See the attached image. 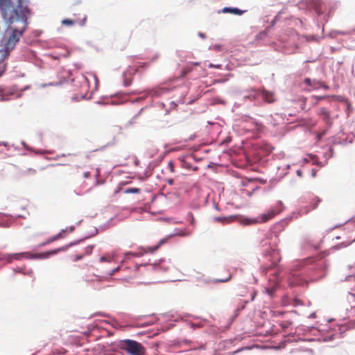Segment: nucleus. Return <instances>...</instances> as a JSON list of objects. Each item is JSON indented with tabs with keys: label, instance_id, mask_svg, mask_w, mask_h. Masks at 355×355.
Segmentation results:
<instances>
[{
	"label": "nucleus",
	"instance_id": "20",
	"mask_svg": "<svg viewBox=\"0 0 355 355\" xmlns=\"http://www.w3.org/2000/svg\"><path fill=\"white\" fill-rule=\"evenodd\" d=\"M208 67H209V68L220 69L221 68V64L215 65V64H209Z\"/></svg>",
	"mask_w": 355,
	"mask_h": 355
},
{
	"label": "nucleus",
	"instance_id": "9",
	"mask_svg": "<svg viewBox=\"0 0 355 355\" xmlns=\"http://www.w3.org/2000/svg\"><path fill=\"white\" fill-rule=\"evenodd\" d=\"M244 12V10H241L236 8L225 7L223 9V12L224 13L228 12L236 15H241Z\"/></svg>",
	"mask_w": 355,
	"mask_h": 355
},
{
	"label": "nucleus",
	"instance_id": "14",
	"mask_svg": "<svg viewBox=\"0 0 355 355\" xmlns=\"http://www.w3.org/2000/svg\"><path fill=\"white\" fill-rule=\"evenodd\" d=\"M214 220L221 223H228L231 221V218L226 217H216Z\"/></svg>",
	"mask_w": 355,
	"mask_h": 355
},
{
	"label": "nucleus",
	"instance_id": "24",
	"mask_svg": "<svg viewBox=\"0 0 355 355\" xmlns=\"http://www.w3.org/2000/svg\"><path fill=\"white\" fill-rule=\"evenodd\" d=\"M256 295V293L254 291H253L251 294V300H253L254 298V296Z\"/></svg>",
	"mask_w": 355,
	"mask_h": 355
},
{
	"label": "nucleus",
	"instance_id": "29",
	"mask_svg": "<svg viewBox=\"0 0 355 355\" xmlns=\"http://www.w3.org/2000/svg\"><path fill=\"white\" fill-rule=\"evenodd\" d=\"M310 318H315V313H312L310 316Z\"/></svg>",
	"mask_w": 355,
	"mask_h": 355
},
{
	"label": "nucleus",
	"instance_id": "6",
	"mask_svg": "<svg viewBox=\"0 0 355 355\" xmlns=\"http://www.w3.org/2000/svg\"><path fill=\"white\" fill-rule=\"evenodd\" d=\"M318 115L327 124L331 123L330 113L327 109L324 107L320 108L318 112Z\"/></svg>",
	"mask_w": 355,
	"mask_h": 355
},
{
	"label": "nucleus",
	"instance_id": "16",
	"mask_svg": "<svg viewBox=\"0 0 355 355\" xmlns=\"http://www.w3.org/2000/svg\"><path fill=\"white\" fill-rule=\"evenodd\" d=\"M112 257L110 256H103L101 257L100 261L101 262H110L112 261Z\"/></svg>",
	"mask_w": 355,
	"mask_h": 355
},
{
	"label": "nucleus",
	"instance_id": "3",
	"mask_svg": "<svg viewBox=\"0 0 355 355\" xmlns=\"http://www.w3.org/2000/svg\"><path fill=\"white\" fill-rule=\"evenodd\" d=\"M277 214L274 209H271L268 210L266 212L260 215L259 217L248 219L249 224H255L259 223H266L269 220L272 219Z\"/></svg>",
	"mask_w": 355,
	"mask_h": 355
},
{
	"label": "nucleus",
	"instance_id": "32",
	"mask_svg": "<svg viewBox=\"0 0 355 355\" xmlns=\"http://www.w3.org/2000/svg\"><path fill=\"white\" fill-rule=\"evenodd\" d=\"M130 83L128 82V81L125 82V86H128V85H130Z\"/></svg>",
	"mask_w": 355,
	"mask_h": 355
},
{
	"label": "nucleus",
	"instance_id": "33",
	"mask_svg": "<svg viewBox=\"0 0 355 355\" xmlns=\"http://www.w3.org/2000/svg\"><path fill=\"white\" fill-rule=\"evenodd\" d=\"M199 62H193L191 65H196V66H198L199 65Z\"/></svg>",
	"mask_w": 355,
	"mask_h": 355
},
{
	"label": "nucleus",
	"instance_id": "31",
	"mask_svg": "<svg viewBox=\"0 0 355 355\" xmlns=\"http://www.w3.org/2000/svg\"><path fill=\"white\" fill-rule=\"evenodd\" d=\"M199 35H200L201 37H202V38H204V37H205V35H204L203 33H199Z\"/></svg>",
	"mask_w": 355,
	"mask_h": 355
},
{
	"label": "nucleus",
	"instance_id": "21",
	"mask_svg": "<svg viewBox=\"0 0 355 355\" xmlns=\"http://www.w3.org/2000/svg\"><path fill=\"white\" fill-rule=\"evenodd\" d=\"M83 257V254H81V255H76V256L74 257V258H73V261H78V260L81 259Z\"/></svg>",
	"mask_w": 355,
	"mask_h": 355
},
{
	"label": "nucleus",
	"instance_id": "34",
	"mask_svg": "<svg viewBox=\"0 0 355 355\" xmlns=\"http://www.w3.org/2000/svg\"><path fill=\"white\" fill-rule=\"evenodd\" d=\"M73 230H74V228H73V227H71L69 228V231H70V232H73Z\"/></svg>",
	"mask_w": 355,
	"mask_h": 355
},
{
	"label": "nucleus",
	"instance_id": "27",
	"mask_svg": "<svg viewBox=\"0 0 355 355\" xmlns=\"http://www.w3.org/2000/svg\"><path fill=\"white\" fill-rule=\"evenodd\" d=\"M119 267L116 268L113 270V272H112V274H111V275H113L114 272H116V271H118V270H119Z\"/></svg>",
	"mask_w": 355,
	"mask_h": 355
},
{
	"label": "nucleus",
	"instance_id": "7",
	"mask_svg": "<svg viewBox=\"0 0 355 355\" xmlns=\"http://www.w3.org/2000/svg\"><path fill=\"white\" fill-rule=\"evenodd\" d=\"M307 282L300 276L294 277L293 279L289 280V285L291 286H305Z\"/></svg>",
	"mask_w": 355,
	"mask_h": 355
},
{
	"label": "nucleus",
	"instance_id": "1",
	"mask_svg": "<svg viewBox=\"0 0 355 355\" xmlns=\"http://www.w3.org/2000/svg\"><path fill=\"white\" fill-rule=\"evenodd\" d=\"M64 248H58L55 250L40 252L33 254L31 256L28 252H21V253H15L10 254H5L4 259H6L8 263H11L14 259L19 260L22 257L24 258H33V259H47L52 255L56 254L58 252L61 250H64Z\"/></svg>",
	"mask_w": 355,
	"mask_h": 355
},
{
	"label": "nucleus",
	"instance_id": "15",
	"mask_svg": "<svg viewBox=\"0 0 355 355\" xmlns=\"http://www.w3.org/2000/svg\"><path fill=\"white\" fill-rule=\"evenodd\" d=\"M140 192V189L139 188H128L124 191L125 193H139Z\"/></svg>",
	"mask_w": 355,
	"mask_h": 355
},
{
	"label": "nucleus",
	"instance_id": "23",
	"mask_svg": "<svg viewBox=\"0 0 355 355\" xmlns=\"http://www.w3.org/2000/svg\"><path fill=\"white\" fill-rule=\"evenodd\" d=\"M167 182L169 185H172L174 182V180L173 179H168Z\"/></svg>",
	"mask_w": 355,
	"mask_h": 355
},
{
	"label": "nucleus",
	"instance_id": "22",
	"mask_svg": "<svg viewBox=\"0 0 355 355\" xmlns=\"http://www.w3.org/2000/svg\"><path fill=\"white\" fill-rule=\"evenodd\" d=\"M90 176V172L87 171L84 173V178H87Z\"/></svg>",
	"mask_w": 355,
	"mask_h": 355
},
{
	"label": "nucleus",
	"instance_id": "4",
	"mask_svg": "<svg viewBox=\"0 0 355 355\" xmlns=\"http://www.w3.org/2000/svg\"><path fill=\"white\" fill-rule=\"evenodd\" d=\"M166 242V239H162L159 241V243L153 247H146L144 249V252H128L125 254L126 256L132 255L133 257H139L144 254V253H153L157 250L161 245Z\"/></svg>",
	"mask_w": 355,
	"mask_h": 355
},
{
	"label": "nucleus",
	"instance_id": "11",
	"mask_svg": "<svg viewBox=\"0 0 355 355\" xmlns=\"http://www.w3.org/2000/svg\"><path fill=\"white\" fill-rule=\"evenodd\" d=\"M65 230H62V232L58 233V234L48 239L44 243H43L41 245H44L46 244L51 243L53 241H55L58 239H60L63 238L62 232H64Z\"/></svg>",
	"mask_w": 355,
	"mask_h": 355
},
{
	"label": "nucleus",
	"instance_id": "10",
	"mask_svg": "<svg viewBox=\"0 0 355 355\" xmlns=\"http://www.w3.org/2000/svg\"><path fill=\"white\" fill-rule=\"evenodd\" d=\"M21 35V33L14 31L8 39V44H15L16 42H17L19 40V36Z\"/></svg>",
	"mask_w": 355,
	"mask_h": 355
},
{
	"label": "nucleus",
	"instance_id": "8",
	"mask_svg": "<svg viewBox=\"0 0 355 355\" xmlns=\"http://www.w3.org/2000/svg\"><path fill=\"white\" fill-rule=\"evenodd\" d=\"M261 94L263 100L266 102L268 103H272L275 101L274 94L272 92H270L263 89L261 92Z\"/></svg>",
	"mask_w": 355,
	"mask_h": 355
},
{
	"label": "nucleus",
	"instance_id": "17",
	"mask_svg": "<svg viewBox=\"0 0 355 355\" xmlns=\"http://www.w3.org/2000/svg\"><path fill=\"white\" fill-rule=\"evenodd\" d=\"M211 49L215 51H220L223 50V46L219 44H214L211 47Z\"/></svg>",
	"mask_w": 355,
	"mask_h": 355
},
{
	"label": "nucleus",
	"instance_id": "35",
	"mask_svg": "<svg viewBox=\"0 0 355 355\" xmlns=\"http://www.w3.org/2000/svg\"><path fill=\"white\" fill-rule=\"evenodd\" d=\"M297 174H298L299 175H302V172H301L300 171H297Z\"/></svg>",
	"mask_w": 355,
	"mask_h": 355
},
{
	"label": "nucleus",
	"instance_id": "2",
	"mask_svg": "<svg viewBox=\"0 0 355 355\" xmlns=\"http://www.w3.org/2000/svg\"><path fill=\"white\" fill-rule=\"evenodd\" d=\"M121 345L123 349L132 355H144L145 352V348L141 344L135 340H124Z\"/></svg>",
	"mask_w": 355,
	"mask_h": 355
},
{
	"label": "nucleus",
	"instance_id": "12",
	"mask_svg": "<svg viewBox=\"0 0 355 355\" xmlns=\"http://www.w3.org/2000/svg\"><path fill=\"white\" fill-rule=\"evenodd\" d=\"M23 176L30 178L36 175V170L34 168H28L22 172Z\"/></svg>",
	"mask_w": 355,
	"mask_h": 355
},
{
	"label": "nucleus",
	"instance_id": "30",
	"mask_svg": "<svg viewBox=\"0 0 355 355\" xmlns=\"http://www.w3.org/2000/svg\"><path fill=\"white\" fill-rule=\"evenodd\" d=\"M258 125V130H261L263 127L262 124H259Z\"/></svg>",
	"mask_w": 355,
	"mask_h": 355
},
{
	"label": "nucleus",
	"instance_id": "25",
	"mask_svg": "<svg viewBox=\"0 0 355 355\" xmlns=\"http://www.w3.org/2000/svg\"><path fill=\"white\" fill-rule=\"evenodd\" d=\"M230 278V276H229V277L225 279H218V281L220 282H224L227 281Z\"/></svg>",
	"mask_w": 355,
	"mask_h": 355
},
{
	"label": "nucleus",
	"instance_id": "28",
	"mask_svg": "<svg viewBox=\"0 0 355 355\" xmlns=\"http://www.w3.org/2000/svg\"><path fill=\"white\" fill-rule=\"evenodd\" d=\"M310 82H311V80L309 78H306L305 83H308L309 85Z\"/></svg>",
	"mask_w": 355,
	"mask_h": 355
},
{
	"label": "nucleus",
	"instance_id": "13",
	"mask_svg": "<svg viewBox=\"0 0 355 355\" xmlns=\"http://www.w3.org/2000/svg\"><path fill=\"white\" fill-rule=\"evenodd\" d=\"M193 70V66L191 64H189L185 66L181 71V76L183 77L186 76L187 73L191 72Z\"/></svg>",
	"mask_w": 355,
	"mask_h": 355
},
{
	"label": "nucleus",
	"instance_id": "19",
	"mask_svg": "<svg viewBox=\"0 0 355 355\" xmlns=\"http://www.w3.org/2000/svg\"><path fill=\"white\" fill-rule=\"evenodd\" d=\"M168 168H169L170 171H171V173H173V172H174V171H175V168H174V165H173V162H170L168 163Z\"/></svg>",
	"mask_w": 355,
	"mask_h": 355
},
{
	"label": "nucleus",
	"instance_id": "26",
	"mask_svg": "<svg viewBox=\"0 0 355 355\" xmlns=\"http://www.w3.org/2000/svg\"><path fill=\"white\" fill-rule=\"evenodd\" d=\"M319 201H320L319 200H317V202H316V203L313 206L312 209H315V208H316L317 205H318V202Z\"/></svg>",
	"mask_w": 355,
	"mask_h": 355
},
{
	"label": "nucleus",
	"instance_id": "5",
	"mask_svg": "<svg viewBox=\"0 0 355 355\" xmlns=\"http://www.w3.org/2000/svg\"><path fill=\"white\" fill-rule=\"evenodd\" d=\"M87 16L83 14V17H77L74 19H64L62 21V24L67 26H72L73 24H79L80 26H84L86 24Z\"/></svg>",
	"mask_w": 355,
	"mask_h": 355
},
{
	"label": "nucleus",
	"instance_id": "18",
	"mask_svg": "<svg viewBox=\"0 0 355 355\" xmlns=\"http://www.w3.org/2000/svg\"><path fill=\"white\" fill-rule=\"evenodd\" d=\"M300 304H302V302L298 299H294L293 300V305L294 306H297Z\"/></svg>",
	"mask_w": 355,
	"mask_h": 355
}]
</instances>
